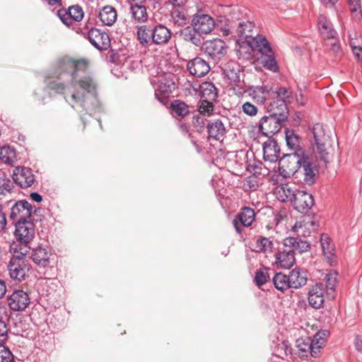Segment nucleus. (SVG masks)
I'll return each mask as SVG.
<instances>
[{
    "instance_id": "obj_1",
    "label": "nucleus",
    "mask_w": 362,
    "mask_h": 362,
    "mask_svg": "<svg viewBox=\"0 0 362 362\" xmlns=\"http://www.w3.org/2000/svg\"><path fill=\"white\" fill-rule=\"evenodd\" d=\"M88 62L68 57L57 60L55 67L45 79L47 87L63 94L65 101L79 112L91 115L103 111L98 98V84L90 74H86Z\"/></svg>"
},
{
    "instance_id": "obj_2",
    "label": "nucleus",
    "mask_w": 362,
    "mask_h": 362,
    "mask_svg": "<svg viewBox=\"0 0 362 362\" xmlns=\"http://www.w3.org/2000/svg\"><path fill=\"white\" fill-rule=\"evenodd\" d=\"M17 247L18 245L13 248L14 254L9 260L7 268L11 279L21 281L25 279L30 270V264L25 257L29 250L26 245L20 247L19 250Z\"/></svg>"
},
{
    "instance_id": "obj_3",
    "label": "nucleus",
    "mask_w": 362,
    "mask_h": 362,
    "mask_svg": "<svg viewBox=\"0 0 362 362\" xmlns=\"http://www.w3.org/2000/svg\"><path fill=\"white\" fill-rule=\"evenodd\" d=\"M312 132L315 141V157L325 163H327L329 159V150L332 146L331 136L326 132L325 127L320 123L313 126Z\"/></svg>"
},
{
    "instance_id": "obj_4",
    "label": "nucleus",
    "mask_w": 362,
    "mask_h": 362,
    "mask_svg": "<svg viewBox=\"0 0 362 362\" xmlns=\"http://www.w3.org/2000/svg\"><path fill=\"white\" fill-rule=\"evenodd\" d=\"M267 111L269 115L261 118L259 129L264 135H274L280 131L284 122L288 119V114L276 109L271 110L269 106L267 107Z\"/></svg>"
},
{
    "instance_id": "obj_5",
    "label": "nucleus",
    "mask_w": 362,
    "mask_h": 362,
    "mask_svg": "<svg viewBox=\"0 0 362 362\" xmlns=\"http://www.w3.org/2000/svg\"><path fill=\"white\" fill-rule=\"evenodd\" d=\"M271 95L274 100L269 103L271 110L276 109L281 112L287 113L288 105L291 103L293 100V91L291 88L284 86H279L275 90L271 93Z\"/></svg>"
},
{
    "instance_id": "obj_6",
    "label": "nucleus",
    "mask_w": 362,
    "mask_h": 362,
    "mask_svg": "<svg viewBox=\"0 0 362 362\" xmlns=\"http://www.w3.org/2000/svg\"><path fill=\"white\" fill-rule=\"evenodd\" d=\"M296 153H288L284 155L279 162V170L282 175L285 177H290L296 173L298 170L303 156Z\"/></svg>"
},
{
    "instance_id": "obj_7",
    "label": "nucleus",
    "mask_w": 362,
    "mask_h": 362,
    "mask_svg": "<svg viewBox=\"0 0 362 362\" xmlns=\"http://www.w3.org/2000/svg\"><path fill=\"white\" fill-rule=\"evenodd\" d=\"M308 296L309 305L316 310L323 307L326 296L333 297L332 293H328L325 285L321 282L316 283L311 286Z\"/></svg>"
},
{
    "instance_id": "obj_8",
    "label": "nucleus",
    "mask_w": 362,
    "mask_h": 362,
    "mask_svg": "<svg viewBox=\"0 0 362 362\" xmlns=\"http://www.w3.org/2000/svg\"><path fill=\"white\" fill-rule=\"evenodd\" d=\"M57 15L64 25L70 27L74 22H80L83 19L84 12L81 6L76 4L58 10Z\"/></svg>"
},
{
    "instance_id": "obj_9",
    "label": "nucleus",
    "mask_w": 362,
    "mask_h": 362,
    "mask_svg": "<svg viewBox=\"0 0 362 362\" xmlns=\"http://www.w3.org/2000/svg\"><path fill=\"white\" fill-rule=\"evenodd\" d=\"M204 53L214 61L223 58L227 52L226 42L220 39L207 40L203 44Z\"/></svg>"
},
{
    "instance_id": "obj_10",
    "label": "nucleus",
    "mask_w": 362,
    "mask_h": 362,
    "mask_svg": "<svg viewBox=\"0 0 362 362\" xmlns=\"http://www.w3.org/2000/svg\"><path fill=\"white\" fill-rule=\"evenodd\" d=\"M33 211V208L30 203L25 199L20 200L12 205L9 218L16 223L26 221L30 218Z\"/></svg>"
},
{
    "instance_id": "obj_11",
    "label": "nucleus",
    "mask_w": 362,
    "mask_h": 362,
    "mask_svg": "<svg viewBox=\"0 0 362 362\" xmlns=\"http://www.w3.org/2000/svg\"><path fill=\"white\" fill-rule=\"evenodd\" d=\"M35 234L34 223L30 221H21L16 223L15 235L20 242V247L27 244L33 238Z\"/></svg>"
},
{
    "instance_id": "obj_12",
    "label": "nucleus",
    "mask_w": 362,
    "mask_h": 362,
    "mask_svg": "<svg viewBox=\"0 0 362 362\" xmlns=\"http://www.w3.org/2000/svg\"><path fill=\"white\" fill-rule=\"evenodd\" d=\"M93 46L98 50H107L110 47V38L107 33L98 28H91L86 34Z\"/></svg>"
},
{
    "instance_id": "obj_13",
    "label": "nucleus",
    "mask_w": 362,
    "mask_h": 362,
    "mask_svg": "<svg viewBox=\"0 0 362 362\" xmlns=\"http://www.w3.org/2000/svg\"><path fill=\"white\" fill-rule=\"evenodd\" d=\"M227 124L228 119L225 117L210 120L206 125L209 138L222 140L227 132Z\"/></svg>"
},
{
    "instance_id": "obj_14",
    "label": "nucleus",
    "mask_w": 362,
    "mask_h": 362,
    "mask_svg": "<svg viewBox=\"0 0 362 362\" xmlns=\"http://www.w3.org/2000/svg\"><path fill=\"white\" fill-rule=\"evenodd\" d=\"M298 173L303 176V182L307 185H312L316 180L317 169L313 166L310 158L308 155L303 156V160L299 166Z\"/></svg>"
},
{
    "instance_id": "obj_15",
    "label": "nucleus",
    "mask_w": 362,
    "mask_h": 362,
    "mask_svg": "<svg viewBox=\"0 0 362 362\" xmlns=\"http://www.w3.org/2000/svg\"><path fill=\"white\" fill-rule=\"evenodd\" d=\"M215 25L214 18L207 14H196L192 20V26L201 35L211 33Z\"/></svg>"
},
{
    "instance_id": "obj_16",
    "label": "nucleus",
    "mask_w": 362,
    "mask_h": 362,
    "mask_svg": "<svg viewBox=\"0 0 362 362\" xmlns=\"http://www.w3.org/2000/svg\"><path fill=\"white\" fill-rule=\"evenodd\" d=\"M291 202L300 213H306L315 204L313 196L304 190H297Z\"/></svg>"
},
{
    "instance_id": "obj_17",
    "label": "nucleus",
    "mask_w": 362,
    "mask_h": 362,
    "mask_svg": "<svg viewBox=\"0 0 362 362\" xmlns=\"http://www.w3.org/2000/svg\"><path fill=\"white\" fill-rule=\"evenodd\" d=\"M9 308L13 311H23L30 304L28 294L23 290L14 291L7 299Z\"/></svg>"
},
{
    "instance_id": "obj_18",
    "label": "nucleus",
    "mask_w": 362,
    "mask_h": 362,
    "mask_svg": "<svg viewBox=\"0 0 362 362\" xmlns=\"http://www.w3.org/2000/svg\"><path fill=\"white\" fill-rule=\"evenodd\" d=\"M13 180L21 188L31 187L35 181L32 170L25 167L16 168L13 171Z\"/></svg>"
},
{
    "instance_id": "obj_19",
    "label": "nucleus",
    "mask_w": 362,
    "mask_h": 362,
    "mask_svg": "<svg viewBox=\"0 0 362 362\" xmlns=\"http://www.w3.org/2000/svg\"><path fill=\"white\" fill-rule=\"evenodd\" d=\"M175 88V82L171 75H165L158 79V86L155 90L156 98L162 103H165L166 95L173 92Z\"/></svg>"
},
{
    "instance_id": "obj_20",
    "label": "nucleus",
    "mask_w": 362,
    "mask_h": 362,
    "mask_svg": "<svg viewBox=\"0 0 362 362\" xmlns=\"http://www.w3.org/2000/svg\"><path fill=\"white\" fill-rule=\"evenodd\" d=\"M254 209L244 207L233 221V226L238 233H241L243 227H249L255 221Z\"/></svg>"
},
{
    "instance_id": "obj_21",
    "label": "nucleus",
    "mask_w": 362,
    "mask_h": 362,
    "mask_svg": "<svg viewBox=\"0 0 362 362\" xmlns=\"http://www.w3.org/2000/svg\"><path fill=\"white\" fill-rule=\"evenodd\" d=\"M187 69L191 75L202 78L209 72L211 67L205 59L196 57L187 62Z\"/></svg>"
},
{
    "instance_id": "obj_22",
    "label": "nucleus",
    "mask_w": 362,
    "mask_h": 362,
    "mask_svg": "<svg viewBox=\"0 0 362 362\" xmlns=\"http://www.w3.org/2000/svg\"><path fill=\"white\" fill-rule=\"evenodd\" d=\"M151 31V40L156 45H165L172 37L171 30L162 24L156 25Z\"/></svg>"
},
{
    "instance_id": "obj_23",
    "label": "nucleus",
    "mask_w": 362,
    "mask_h": 362,
    "mask_svg": "<svg viewBox=\"0 0 362 362\" xmlns=\"http://www.w3.org/2000/svg\"><path fill=\"white\" fill-rule=\"evenodd\" d=\"M53 254L49 247L38 246L34 248L31 253L33 262L40 267H46L50 263Z\"/></svg>"
},
{
    "instance_id": "obj_24",
    "label": "nucleus",
    "mask_w": 362,
    "mask_h": 362,
    "mask_svg": "<svg viewBox=\"0 0 362 362\" xmlns=\"http://www.w3.org/2000/svg\"><path fill=\"white\" fill-rule=\"evenodd\" d=\"M317 27L323 39H336L338 37L337 32L334 28L332 22L323 14H320L317 18Z\"/></svg>"
},
{
    "instance_id": "obj_25",
    "label": "nucleus",
    "mask_w": 362,
    "mask_h": 362,
    "mask_svg": "<svg viewBox=\"0 0 362 362\" xmlns=\"http://www.w3.org/2000/svg\"><path fill=\"white\" fill-rule=\"evenodd\" d=\"M280 157V147L274 139H268L263 144V158L264 161L276 163Z\"/></svg>"
},
{
    "instance_id": "obj_26",
    "label": "nucleus",
    "mask_w": 362,
    "mask_h": 362,
    "mask_svg": "<svg viewBox=\"0 0 362 362\" xmlns=\"http://www.w3.org/2000/svg\"><path fill=\"white\" fill-rule=\"evenodd\" d=\"M131 22L134 24L144 23L148 21V13L145 6L139 3L130 4L129 12Z\"/></svg>"
},
{
    "instance_id": "obj_27",
    "label": "nucleus",
    "mask_w": 362,
    "mask_h": 362,
    "mask_svg": "<svg viewBox=\"0 0 362 362\" xmlns=\"http://www.w3.org/2000/svg\"><path fill=\"white\" fill-rule=\"evenodd\" d=\"M285 137L287 146L293 151L292 153L306 155L302 146L301 139L293 129H287L285 132Z\"/></svg>"
},
{
    "instance_id": "obj_28",
    "label": "nucleus",
    "mask_w": 362,
    "mask_h": 362,
    "mask_svg": "<svg viewBox=\"0 0 362 362\" xmlns=\"http://www.w3.org/2000/svg\"><path fill=\"white\" fill-rule=\"evenodd\" d=\"M283 245L288 250H292L293 255L296 252L302 253L310 249L309 243L295 237L286 238Z\"/></svg>"
},
{
    "instance_id": "obj_29",
    "label": "nucleus",
    "mask_w": 362,
    "mask_h": 362,
    "mask_svg": "<svg viewBox=\"0 0 362 362\" xmlns=\"http://www.w3.org/2000/svg\"><path fill=\"white\" fill-rule=\"evenodd\" d=\"M275 264L277 267L281 269H290L295 263V255L292 250H288L286 248L277 252L275 255Z\"/></svg>"
},
{
    "instance_id": "obj_30",
    "label": "nucleus",
    "mask_w": 362,
    "mask_h": 362,
    "mask_svg": "<svg viewBox=\"0 0 362 362\" xmlns=\"http://www.w3.org/2000/svg\"><path fill=\"white\" fill-rule=\"evenodd\" d=\"M180 37L185 42H189L196 47L202 45V35L193 26H187L180 31Z\"/></svg>"
},
{
    "instance_id": "obj_31",
    "label": "nucleus",
    "mask_w": 362,
    "mask_h": 362,
    "mask_svg": "<svg viewBox=\"0 0 362 362\" xmlns=\"http://www.w3.org/2000/svg\"><path fill=\"white\" fill-rule=\"evenodd\" d=\"M296 346L298 348V355L300 358H307L309 354L314 358L317 357V351L312 349V340L310 337L298 339Z\"/></svg>"
},
{
    "instance_id": "obj_32",
    "label": "nucleus",
    "mask_w": 362,
    "mask_h": 362,
    "mask_svg": "<svg viewBox=\"0 0 362 362\" xmlns=\"http://www.w3.org/2000/svg\"><path fill=\"white\" fill-rule=\"evenodd\" d=\"M98 18L104 25L112 26L117 19L116 9L112 6H105L98 13Z\"/></svg>"
},
{
    "instance_id": "obj_33",
    "label": "nucleus",
    "mask_w": 362,
    "mask_h": 362,
    "mask_svg": "<svg viewBox=\"0 0 362 362\" xmlns=\"http://www.w3.org/2000/svg\"><path fill=\"white\" fill-rule=\"evenodd\" d=\"M248 45L254 49H257L262 54L272 53V49L264 36L255 35L251 40H248Z\"/></svg>"
},
{
    "instance_id": "obj_34",
    "label": "nucleus",
    "mask_w": 362,
    "mask_h": 362,
    "mask_svg": "<svg viewBox=\"0 0 362 362\" xmlns=\"http://www.w3.org/2000/svg\"><path fill=\"white\" fill-rule=\"evenodd\" d=\"M321 246L324 255L327 257L328 262L330 265L336 264V258L334 253V245L331 243L329 237L323 234L320 239Z\"/></svg>"
},
{
    "instance_id": "obj_35",
    "label": "nucleus",
    "mask_w": 362,
    "mask_h": 362,
    "mask_svg": "<svg viewBox=\"0 0 362 362\" xmlns=\"http://www.w3.org/2000/svg\"><path fill=\"white\" fill-rule=\"evenodd\" d=\"M255 25L252 22L247 21L240 22L236 32L242 40H251L255 36L254 32Z\"/></svg>"
},
{
    "instance_id": "obj_36",
    "label": "nucleus",
    "mask_w": 362,
    "mask_h": 362,
    "mask_svg": "<svg viewBox=\"0 0 362 362\" xmlns=\"http://www.w3.org/2000/svg\"><path fill=\"white\" fill-rule=\"evenodd\" d=\"M270 95V88L268 86H255L249 90V95L257 104H264Z\"/></svg>"
},
{
    "instance_id": "obj_37",
    "label": "nucleus",
    "mask_w": 362,
    "mask_h": 362,
    "mask_svg": "<svg viewBox=\"0 0 362 362\" xmlns=\"http://www.w3.org/2000/svg\"><path fill=\"white\" fill-rule=\"evenodd\" d=\"M291 288H299L306 284L308 279L305 273L299 269H293L287 275Z\"/></svg>"
},
{
    "instance_id": "obj_38",
    "label": "nucleus",
    "mask_w": 362,
    "mask_h": 362,
    "mask_svg": "<svg viewBox=\"0 0 362 362\" xmlns=\"http://www.w3.org/2000/svg\"><path fill=\"white\" fill-rule=\"evenodd\" d=\"M223 74L230 83H235L240 81V69L235 62H230L223 69Z\"/></svg>"
},
{
    "instance_id": "obj_39",
    "label": "nucleus",
    "mask_w": 362,
    "mask_h": 362,
    "mask_svg": "<svg viewBox=\"0 0 362 362\" xmlns=\"http://www.w3.org/2000/svg\"><path fill=\"white\" fill-rule=\"evenodd\" d=\"M152 28L148 25H141L136 27V38L139 43L145 47L153 44L151 40Z\"/></svg>"
},
{
    "instance_id": "obj_40",
    "label": "nucleus",
    "mask_w": 362,
    "mask_h": 362,
    "mask_svg": "<svg viewBox=\"0 0 362 362\" xmlns=\"http://www.w3.org/2000/svg\"><path fill=\"white\" fill-rule=\"evenodd\" d=\"M297 190L293 189L288 185L278 186L274 194L276 197L282 202H292Z\"/></svg>"
},
{
    "instance_id": "obj_41",
    "label": "nucleus",
    "mask_w": 362,
    "mask_h": 362,
    "mask_svg": "<svg viewBox=\"0 0 362 362\" xmlns=\"http://www.w3.org/2000/svg\"><path fill=\"white\" fill-rule=\"evenodd\" d=\"M202 100L215 101L218 97L217 89L211 82L205 81L200 86Z\"/></svg>"
},
{
    "instance_id": "obj_42",
    "label": "nucleus",
    "mask_w": 362,
    "mask_h": 362,
    "mask_svg": "<svg viewBox=\"0 0 362 362\" xmlns=\"http://www.w3.org/2000/svg\"><path fill=\"white\" fill-rule=\"evenodd\" d=\"M259 60L263 67L266 69L274 73L279 72V67L273 52H272V53L262 54Z\"/></svg>"
},
{
    "instance_id": "obj_43",
    "label": "nucleus",
    "mask_w": 362,
    "mask_h": 362,
    "mask_svg": "<svg viewBox=\"0 0 362 362\" xmlns=\"http://www.w3.org/2000/svg\"><path fill=\"white\" fill-rule=\"evenodd\" d=\"M325 45L330 54L333 55L336 58L341 57L343 54L342 49L337 37L336 39L325 40Z\"/></svg>"
},
{
    "instance_id": "obj_44",
    "label": "nucleus",
    "mask_w": 362,
    "mask_h": 362,
    "mask_svg": "<svg viewBox=\"0 0 362 362\" xmlns=\"http://www.w3.org/2000/svg\"><path fill=\"white\" fill-rule=\"evenodd\" d=\"M289 278L282 273H277L273 277V283L276 289L282 292L291 288Z\"/></svg>"
},
{
    "instance_id": "obj_45",
    "label": "nucleus",
    "mask_w": 362,
    "mask_h": 362,
    "mask_svg": "<svg viewBox=\"0 0 362 362\" xmlns=\"http://www.w3.org/2000/svg\"><path fill=\"white\" fill-rule=\"evenodd\" d=\"M273 242L269 238L262 237L256 240L254 250L257 252H270L273 249Z\"/></svg>"
},
{
    "instance_id": "obj_46",
    "label": "nucleus",
    "mask_w": 362,
    "mask_h": 362,
    "mask_svg": "<svg viewBox=\"0 0 362 362\" xmlns=\"http://www.w3.org/2000/svg\"><path fill=\"white\" fill-rule=\"evenodd\" d=\"M16 157V151L10 146L0 148V160L5 163L12 164Z\"/></svg>"
},
{
    "instance_id": "obj_47",
    "label": "nucleus",
    "mask_w": 362,
    "mask_h": 362,
    "mask_svg": "<svg viewBox=\"0 0 362 362\" xmlns=\"http://www.w3.org/2000/svg\"><path fill=\"white\" fill-rule=\"evenodd\" d=\"M171 107L173 112L179 117H184L189 114V106L180 100L173 101Z\"/></svg>"
},
{
    "instance_id": "obj_48",
    "label": "nucleus",
    "mask_w": 362,
    "mask_h": 362,
    "mask_svg": "<svg viewBox=\"0 0 362 362\" xmlns=\"http://www.w3.org/2000/svg\"><path fill=\"white\" fill-rule=\"evenodd\" d=\"M348 4L353 18L359 21L362 18L361 0H348Z\"/></svg>"
},
{
    "instance_id": "obj_49",
    "label": "nucleus",
    "mask_w": 362,
    "mask_h": 362,
    "mask_svg": "<svg viewBox=\"0 0 362 362\" xmlns=\"http://www.w3.org/2000/svg\"><path fill=\"white\" fill-rule=\"evenodd\" d=\"M338 274L334 271H331L327 273L325 276L326 280V286H325L326 290L328 293H332L334 296V288L337 284V276Z\"/></svg>"
},
{
    "instance_id": "obj_50",
    "label": "nucleus",
    "mask_w": 362,
    "mask_h": 362,
    "mask_svg": "<svg viewBox=\"0 0 362 362\" xmlns=\"http://www.w3.org/2000/svg\"><path fill=\"white\" fill-rule=\"evenodd\" d=\"M0 362H15L14 356L8 347L0 342Z\"/></svg>"
},
{
    "instance_id": "obj_51",
    "label": "nucleus",
    "mask_w": 362,
    "mask_h": 362,
    "mask_svg": "<svg viewBox=\"0 0 362 362\" xmlns=\"http://www.w3.org/2000/svg\"><path fill=\"white\" fill-rule=\"evenodd\" d=\"M213 100H201L199 105V112L200 115L209 116L214 111Z\"/></svg>"
},
{
    "instance_id": "obj_52",
    "label": "nucleus",
    "mask_w": 362,
    "mask_h": 362,
    "mask_svg": "<svg viewBox=\"0 0 362 362\" xmlns=\"http://www.w3.org/2000/svg\"><path fill=\"white\" fill-rule=\"evenodd\" d=\"M173 23L179 27L184 26L187 23V17L183 11L175 10L171 13Z\"/></svg>"
},
{
    "instance_id": "obj_53",
    "label": "nucleus",
    "mask_w": 362,
    "mask_h": 362,
    "mask_svg": "<svg viewBox=\"0 0 362 362\" xmlns=\"http://www.w3.org/2000/svg\"><path fill=\"white\" fill-rule=\"evenodd\" d=\"M269 278L267 271L259 269L255 273V281L258 286H261L268 281Z\"/></svg>"
},
{
    "instance_id": "obj_54",
    "label": "nucleus",
    "mask_w": 362,
    "mask_h": 362,
    "mask_svg": "<svg viewBox=\"0 0 362 362\" xmlns=\"http://www.w3.org/2000/svg\"><path fill=\"white\" fill-rule=\"evenodd\" d=\"M243 112L250 117H254L257 114V107L250 102L244 103L242 105Z\"/></svg>"
},
{
    "instance_id": "obj_55",
    "label": "nucleus",
    "mask_w": 362,
    "mask_h": 362,
    "mask_svg": "<svg viewBox=\"0 0 362 362\" xmlns=\"http://www.w3.org/2000/svg\"><path fill=\"white\" fill-rule=\"evenodd\" d=\"M13 187V182L10 179L0 177V194L10 192Z\"/></svg>"
},
{
    "instance_id": "obj_56",
    "label": "nucleus",
    "mask_w": 362,
    "mask_h": 362,
    "mask_svg": "<svg viewBox=\"0 0 362 362\" xmlns=\"http://www.w3.org/2000/svg\"><path fill=\"white\" fill-rule=\"evenodd\" d=\"M8 329L7 327L6 322L2 317L0 319V342L4 344L7 340V334Z\"/></svg>"
},
{
    "instance_id": "obj_57",
    "label": "nucleus",
    "mask_w": 362,
    "mask_h": 362,
    "mask_svg": "<svg viewBox=\"0 0 362 362\" xmlns=\"http://www.w3.org/2000/svg\"><path fill=\"white\" fill-rule=\"evenodd\" d=\"M311 340H312V345H313L312 349H315V351H317V356H318L319 353H320V349L323 346V344L325 343V340L322 338H321V337L319 336V333L316 334L315 335L314 339H313Z\"/></svg>"
},
{
    "instance_id": "obj_58",
    "label": "nucleus",
    "mask_w": 362,
    "mask_h": 362,
    "mask_svg": "<svg viewBox=\"0 0 362 362\" xmlns=\"http://www.w3.org/2000/svg\"><path fill=\"white\" fill-rule=\"evenodd\" d=\"M350 46L352 48L353 54L358 61H362V47L360 45H355L353 42H350Z\"/></svg>"
},
{
    "instance_id": "obj_59",
    "label": "nucleus",
    "mask_w": 362,
    "mask_h": 362,
    "mask_svg": "<svg viewBox=\"0 0 362 362\" xmlns=\"http://www.w3.org/2000/svg\"><path fill=\"white\" fill-rule=\"evenodd\" d=\"M193 124L194 127L199 129V130L202 131L204 127V119L200 116H196L193 118Z\"/></svg>"
},
{
    "instance_id": "obj_60",
    "label": "nucleus",
    "mask_w": 362,
    "mask_h": 362,
    "mask_svg": "<svg viewBox=\"0 0 362 362\" xmlns=\"http://www.w3.org/2000/svg\"><path fill=\"white\" fill-rule=\"evenodd\" d=\"M6 291V282L0 279V299L4 297Z\"/></svg>"
},
{
    "instance_id": "obj_61",
    "label": "nucleus",
    "mask_w": 362,
    "mask_h": 362,
    "mask_svg": "<svg viewBox=\"0 0 362 362\" xmlns=\"http://www.w3.org/2000/svg\"><path fill=\"white\" fill-rule=\"evenodd\" d=\"M6 225V218L5 214L0 210V230H3Z\"/></svg>"
},
{
    "instance_id": "obj_62",
    "label": "nucleus",
    "mask_w": 362,
    "mask_h": 362,
    "mask_svg": "<svg viewBox=\"0 0 362 362\" xmlns=\"http://www.w3.org/2000/svg\"><path fill=\"white\" fill-rule=\"evenodd\" d=\"M33 201L36 202H41L42 201V197L37 192H32L30 195Z\"/></svg>"
},
{
    "instance_id": "obj_63",
    "label": "nucleus",
    "mask_w": 362,
    "mask_h": 362,
    "mask_svg": "<svg viewBox=\"0 0 362 362\" xmlns=\"http://www.w3.org/2000/svg\"><path fill=\"white\" fill-rule=\"evenodd\" d=\"M354 346L357 351H361L362 350V339L358 336H356L354 339Z\"/></svg>"
},
{
    "instance_id": "obj_64",
    "label": "nucleus",
    "mask_w": 362,
    "mask_h": 362,
    "mask_svg": "<svg viewBox=\"0 0 362 362\" xmlns=\"http://www.w3.org/2000/svg\"><path fill=\"white\" fill-rule=\"evenodd\" d=\"M220 32L221 33V35L224 37H226V36H228L230 35V34H232V27H225V28H221V30H220Z\"/></svg>"
}]
</instances>
